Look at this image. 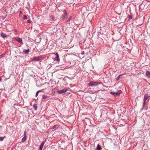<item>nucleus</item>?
Listing matches in <instances>:
<instances>
[{"instance_id":"1","label":"nucleus","mask_w":150,"mask_h":150,"mask_svg":"<svg viewBox=\"0 0 150 150\" xmlns=\"http://www.w3.org/2000/svg\"><path fill=\"white\" fill-rule=\"evenodd\" d=\"M101 83L100 82H93L92 81H90V83L88 84V85L89 86H96L98 85Z\"/></svg>"},{"instance_id":"2","label":"nucleus","mask_w":150,"mask_h":150,"mask_svg":"<svg viewBox=\"0 0 150 150\" xmlns=\"http://www.w3.org/2000/svg\"><path fill=\"white\" fill-rule=\"evenodd\" d=\"M122 93V91L121 90H119L117 92H111L110 93L111 94L115 96H116L119 95L120 94Z\"/></svg>"},{"instance_id":"3","label":"nucleus","mask_w":150,"mask_h":150,"mask_svg":"<svg viewBox=\"0 0 150 150\" xmlns=\"http://www.w3.org/2000/svg\"><path fill=\"white\" fill-rule=\"evenodd\" d=\"M68 90V89L67 88H64V89L61 90H58L57 91V92L59 94H61L65 92H66Z\"/></svg>"},{"instance_id":"4","label":"nucleus","mask_w":150,"mask_h":150,"mask_svg":"<svg viewBox=\"0 0 150 150\" xmlns=\"http://www.w3.org/2000/svg\"><path fill=\"white\" fill-rule=\"evenodd\" d=\"M149 97V96H148V95H144V103L143 105H144L145 104L146 101V100Z\"/></svg>"},{"instance_id":"5","label":"nucleus","mask_w":150,"mask_h":150,"mask_svg":"<svg viewBox=\"0 0 150 150\" xmlns=\"http://www.w3.org/2000/svg\"><path fill=\"white\" fill-rule=\"evenodd\" d=\"M40 57H35L32 59V61H38L40 59Z\"/></svg>"},{"instance_id":"6","label":"nucleus","mask_w":150,"mask_h":150,"mask_svg":"<svg viewBox=\"0 0 150 150\" xmlns=\"http://www.w3.org/2000/svg\"><path fill=\"white\" fill-rule=\"evenodd\" d=\"M15 40L18 42L20 43H22V44H23V42H22V39L21 38L17 37L15 38Z\"/></svg>"},{"instance_id":"7","label":"nucleus","mask_w":150,"mask_h":150,"mask_svg":"<svg viewBox=\"0 0 150 150\" xmlns=\"http://www.w3.org/2000/svg\"><path fill=\"white\" fill-rule=\"evenodd\" d=\"M67 13L66 12H65L64 13V14L62 15V19L63 20H64L67 17Z\"/></svg>"},{"instance_id":"8","label":"nucleus","mask_w":150,"mask_h":150,"mask_svg":"<svg viewBox=\"0 0 150 150\" xmlns=\"http://www.w3.org/2000/svg\"><path fill=\"white\" fill-rule=\"evenodd\" d=\"M44 144V142H42V143L40 145V146L39 147V150H42Z\"/></svg>"},{"instance_id":"9","label":"nucleus","mask_w":150,"mask_h":150,"mask_svg":"<svg viewBox=\"0 0 150 150\" xmlns=\"http://www.w3.org/2000/svg\"><path fill=\"white\" fill-rule=\"evenodd\" d=\"M56 57L55 60H57L59 62V61L60 59L59 57V56L58 53H56Z\"/></svg>"},{"instance_id":"10","label":"nucleus","mask_w":150,"mask_h":150,"mask_svg":"<svg viewBox=\"0 0 150 150\" xmlns=\"http://www.w3.org/2000/svg\"><path fill=\"white\" fill-rule=\"evenodd\" d=\"M1 36L3 38H6L7 37V35L5 33H2L1 34Z\"/></svg>"},{"instance_id":"11","label":"nucleus","mask_w":150,"mask_h":150,"mask_svg":"<svg viewBox=\"0 0 150 150\" xmlns=\"http://www.w3.org/2000/svg\"><path fill=\"white\" fill-rule=\"evenodd\" d=\"M30 51V50L29 49L28 50H23V52L25 53L26 54H28Z\"/></svg>"},{"instance_id":"12","label":"nucleus","mask_w":150,"mask_h":150,"mask_svg":"<svg viewBox=\"0 0 150 150\" xmlns=\"http://www.w3.org/2000/svg\"><path fill=\"white\" fill-rule=\"evenodd\" d=\"M101 149L102 148L101 146L99 144H98L96 150H101Z\"/></svg>"},{"instance_id":"13","label":"nucleus","mask_w":150,"mask_h":150,"mask_svg":"<svg viewBox=\"0 0 150 150\" xmlns=\"http://www.w3.org/2000/svg\"><path fill=\"white\" fill-rule=\"evenodd\" d=\"M146 76L148 77H150V72L149 71H147L146 73Z\"/></svg>"},{"instance_id":"14","label":"nucleus","mask_w":150,"mask_h":150,"mask_svg":"<svg viewBox=\"0 0 150 150\" xmlns=\"http://www.w3.org/2000/svg\"><path fill=\"white\" fill-rule=\"evenodd\" d=\"M122 76V75H120L118 76L116 78V79L117 81H118L121 78V77Z\"/></svg>"},{"instance_id":"15","label":"nucleus","mask_w":150,"mask_h":150,"mask_svg":"<svg viewBox=\"0 0 150 150\" xmlns=\"http://www.w3.org/2000/svg\"><path fill=\"white\" fill-rule=\"evenodd\" d=\"M48 98V97H47V96L45 95H43L42 96V98L43 99H46Z\"/></svg>"},{"instance_id":"16","label":"nucleus","mask_w":150,"mask_h":150,"mask_svg":"<svg viewBox=\"0 0 150 150\" xmlns=\"http://www.w3.org/2000/svg\"><path fill=\"white\" fill-rule=\"evenodd\" d=\"M26 137L24 136V137H23L22 139V141L23 142H24L26 140Z\"/></svg>"},{"instance_id":"17","label":"nucleus","mask_w":150,"mask_h":150,"mask_svg":"<svg viewBox=\"0 0 150 150\" xmlns=\"http://www.w3.org/2000/svg\"><path fill=\"white\" fill-rule=\"evenodd\" d=\"M57 127H58L57 125H54V126L53 127V129H56L57 128Z\"/></svg>"},{"instance_id":"18","label":"nucleus","mask_w":150,"mask_h":150,"mask_svg":"<svg viewBox=\"0 0 150 150\" xmlns=\"http://www.w3.org/2000/svg\"><path fill=\"white\" fill-rule=\"evenodd\" d=\"M5 137H0V141H3V140L4 138Z\"/></svg>"},{"instance_id":"19","label":"nucleus","mask_w":150,"mask_h":150,"mask_svg":"<svg viewBox=\"0 0 150 150\" xmlns=\"http://www.w3.org/2000/svg\"><path fill=\"white\" fill-rule=\"evenodd\" d=\"M23 19H25L27 18V16L25 15H24L23 16Z\"/></svg>"},{"instance_id":"20","label":"nucleus","mask_w":150,"mask_h":150,"mask_svg":"<svg viewBox=\"0 0 150 150\" xmlns=\"http://www.w3.org/2000/svg\"><path fill=\"white\" fill-rule=\"evenodd\" d=\"M39 92V91H38L37 92L36 94V97L38 95Z\"/></svg>"},{"instance_id":"21","label":"nucleus","mask_w":150,"mask_h":150,"mask_svg":"<svg viewBox=\"0 0 150 150\" xmlns=\"http://www.w3.org/2000/svg\"><path fill=\"white\" fill-rule=\"evenodd\" d=\"M50 18H52L53 20L54 19V17L53 16H50Z\"/></svg>"},{"instance_id":"22","label":"nucleus","mask_w":150,"mask_h":150,"mask_svg":"<svg viewBox=\"0 0 150 150\" xmlns=\"http://www.w3.org/2000/svg\"><path fill=\"white\" fill-rule=\"evenodd\" d=\"M72 18V16H70L69 18V20H68V21H70V20Z\"/></svg>"},{"instance_id":"23","label":"nucleus","mask_w":150,"mask_h":150,"mask_svg":"<svg viewBox=\"0 0 150 150\" xmlns=\"http://www.w3.org/2000/svg\"><path fill=\"white\" fill-rule=\"evenodd\" d=\"M31 22V21L30 20L27 21V22L28 23H30Z\"/></svg>"},{"instance_id":"24","label":"nucleus","mask_w":150,"mask_h":150,"mask_svg":"<svg viewBox=\"0 0 150 150\" xmlns=\"http://www.w3.org/2000/svg\"><path fill=\"white\" fill-rule=\"evenodd\" d=\"M4 54H2L1 55H0V58H1L3 57Z\"/></svg>"},{"instance_id":"25","label":"nucleus","mask_w":150,"mask_h":150,"mask_svg":"<svg viewBox=\"0 0 150 150\" xmlns=\"http://www.w3.org/2000/svg\"><path fill=\"white\" fill-rule=\"evenodd\" d=\"M26 132L25 131V132H24V136L25 137H26Z\"/></svg>"},{"instance_id":"26","label":"nucleus","mask_w":150,"mask_h":150,"mask_svg":"<svg viewBox=\"0 0 150 150\" xmlns=\"http://www.w3.org/2000/svg\"><path fill=\"white\" fill-rule=\"evenodd\" d=\"M22 13L21 11H20L19 12L20 14H22Z\"/></svg>"},{"instance_id":"27","label":"nucleus","mask_w":150,"mask_h":150,"mask_svg":"<svg viewBox=\"0 0 150 150\" xmlns=\"http://www.w3.org/2000/svg\"><path fill=\"white\" fill-rule=\"evenodd\" d=\"M35 110H37V108H35Z\"/></svg>"}]
</instances>
